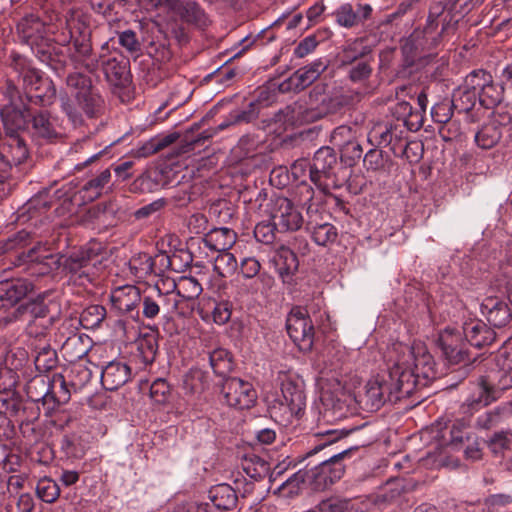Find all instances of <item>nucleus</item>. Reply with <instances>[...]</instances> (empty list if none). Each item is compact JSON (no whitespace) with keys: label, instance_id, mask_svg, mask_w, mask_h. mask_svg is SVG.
Here are the masks:
<instances>
[{"label":"nucleus","instance_id":"obj_1","mask_svg":"<svg viewBox=\"0 0 512 512\" xmlns=\"http://www.w3.org/2000/svg\"><path fill=\"white\" fill-rule=\"evenodd\" d=\"M414 383L415 378L411 373L391 366L386 374L377 375L367 382L364 393L359 396V402L367 410H378L386 402H397L409 397L415 390Z\"/></svg>","mask_w":512,"mask_h":512},{"label":"nucleus","instance_id":"obj_2","mask_svg":"<svg viewBox=\"0 0 512 512\" xmlns=\"http://www.w3.org/2000/svg\"><path fill=\"white\" fill-rule=\"evenodd\" d=\"M66 85L72 98L61 96V109L74 126L82 124L83 114L91 118L100 112L103 100L92 87L88 76L79 72L70 73Z\"/></svg>","mask_w":512,"mask_h":512},{"label":"nucleus","instance_id":"obj_3","mask_svg":"<svg viewBox=\"0 0 512 512\" xmlns=\"http://www.w3.org/2000/svg\"><path fill=\"white\" fill-rule=\"evenodd\" d=\"M389 358L394 361L392 366L399 367L402 372H409L415 378V387L423 380L436 378L435 361L424 344L418 342L412 346L398 342L392 345Z\"/></svg>","mask_w":512,"mask_h":512},{"label":"nucleus","instance_id":"obj_4","mask_svg":"<svg viewBox=\"0 0 512 512\" xmlns=\"http://www.w3.org/2000/svg\"><path fill=\"white\" fill-rule=\"evenodd\" d=\"M277 381L281 386L284 402L270 406L269 412L275 421L287 425L293 418H298L304 413L306 407L304 381L292 371H280Z\"/></svg>","mask_w":512,"mask_h":512},{"label":"nucleus","instance_id":"obj_5","mask_svg":"<svg viewBox=\"0 0 512 512\" xmlns=\"http://www.w3.org/2000/svg\"><path fill=\"white\" fill-rule=\"evenodd\" d=\"M352 448L344 449L340 452L329 455L327 459L322 460L318 465L305 470L308 487L314 491H324L340 480L344 475L345 466L342 460L348 457Z\"/></svg>","mask_w":512,"mask_h":512},{"label":"nucleus","instance_id":"obj_6","mask_svg":"<svg viewBox=\"0 0 512 512\" xmlns=\"http://www.w3.org/2000/svg\"><path fill=\"white\" fill-rule=\"evenodd\" d=\"M322 90L320 87H315L309 94L307 101L295 104L293 113L296 122L309 124L337 110L340 102L326 95Z\"/></svg>","mask_w":512,"mask_h":512},{"label":"nucleus","instance_id":"obj_7","mask_svg":"<svg viewBox=\"0 0 512 512\" xmlns=\"http://www.w3.org/2000/svg\"><path fill=\"white\" fill-rule=\"evenodd\" d=\"M337 155L330 147H321L314 154L310 164V180L323 193L328 194L335 188Z\"/></svg>","mask_w":512,"mask_h":512},{"label":"nucleus","instance_id":"obj_8","mask_svg":"<svg viewBox=\"0 0 512 512\" xmlns=\"http://www.w3.org/2000/svg\"><path fill=\"white\" fill-rule=\"evenodd\" d=\"M99 248L90 244L73 252L63 262L64 269L70 274V279L78 285H85L93 279L94 263L92 261L98 256Z\"/></svg>","mask_w":512,"mask_h":512},{"label":"nucleus","instance_id":"obj_9","mask_svg":"<svg viewBox=\"0 0 512 512\" xmlns=\"http://www.w3.org/2000/svg\"><path fill=\"white\" fill-rule=\"evenodd\" d=\"M270 220L274 221L278 232H293L299 230L304 222L299 209L285 197H276L268 204Z\"/></svg>","mask_w":512,"mask_h":512},{"label":"nucleus","instance_id":"obj_10","mask_svg":"<svg viewBox=\"0 0 512 512\" xmlns=\"http://www.w3.org/2000/svg\"><path fill=\"white\" fill-rule=\"evenodd\" d=\"M286 329L289 337L301 351L312 349L314 343V326L307 311L301 307H294L286 320Z\"/></svg>","mask_w":512,"mask_h":512},{"label":"nucleus","instance_id":"obj_11","mask_svg":"<svg viewBox=\"0 0 512 512\" xmlns=\"http://www.w3.org/2000/svg\"><path fill=\"white\" fill-rule=\"evenodd\" d=\"M21 75L30 102L40 106H48L54 102L56 88L50 79L33 68H23Z\"/></svg>","mask_w":512,"mask_h":512},{"label":"nucleus","instance_id":"obj_12","mask_svg":"<svg viewBox=\"0 0 512 512\" xmlns=\"http://www.w3.org/2000/svg\"><path fill=\"white\" fill-rule=\"evenodd\" d=\"M222 394L226 403L238 409H249L257 401L253 384L241 378H227L222 384Z\"/></svg>","mask_w":512,"mask_h":512},{"label":"nucleus","instance_id":"obj_13","mask_svg":"<svg viewBox=\"0 0 512 512\" xmlns=\"http://www.w3.org/2000/svg\"><path fill=\"white\" fill-rule=\"evenodd\" d=\"M302 189H304L307 194V199L304 204L307 205V228L311 231L312 239L320 246H326L334 242L337 237L336 228L330 223H318L317 221L318 209L314 208L311 203L313 199V189L306 184L302 186Z\"/></svg>","mask_w":512,"mask_h":512},{"label":"nucleus","instance_id":"obj_14","mask_svg":"<svg viewBox=\"0 0 512 512\" xmlns=\"http://www.w3.org/2000/svg\"><path fill=\"white\" fill-rule=\"evenodd\" d=\"M462 332L446 327L439 334V345L446 359L451 363H460L466 359V343Z\"/></svg>","mask_w":512,"mask_h":512},{"label":"nucleus","instance_id":"obj_15","mask_svg":"<svg viewBox=\"0 0 512 512\" xmlns=\"http://www.w3.org/2000/svg\"><path fill=\"white\" fill-rule=\"evenodd\" d=\"M462 333L465 340L477 348L491 345L496 339L494 330L489 328L482 320L476 318L468 319L463 323Z\"/></svg>","mask_w":512,"mask_h":512},{"label":"nucleus","instance_id":"obj_16","mask_svg":"<svg viewBox=\"0 0 512 512\" xmlns=\"http://www.w3.org/2000/svg\"><path fill=\"white\" fill-rule=\"evenodd\" d=\"M131 377V368L127 363L113 360L102 368L101 383L106 390L114 391L125 385Z\"/></svg>","mask_w":512,"mask_h":512},{"label":"nucleus","instance_id":"obj_17","mask_svg":"<svg viewBox=\"0 0 512 512\" xmlns=\"http://www.w3.org/2000/svg\"><path fill=\"white\" fill-rule=\"evenodd\" d=\"M101 67L106 80L114 86H122L128 80V62L116 56L100 54L98 57V68Z\"/></svg>","mask_w":512,"mask_h":512},{"label":"nucleus","instance_id":"obj_18","mask_svg":"<svg viewBox=\"0 0 512 512\" xmlns=\"http://www.w3.org/2000/svg\"><path fill=\"white\" fill-rule=\"evenodd\" d=\"M481 313L495 327L507 325L512 318L508 304L494 296L486 297L481 303Z\"/></svg>","mask_w":512,"mask_h":512},{"label":"nucleus","instance_id":"obj_19","mask_svg":"<svg viewBox=\"0 0 512 512\" xmlns=\"http://www.w3.org/2000/svg\"><path fill=\"white\" fill-rule=\"evenodd\" d=\"M70 399V390L67 387L64 376L54 374L45 394L42 396L43 405L47 410L53 411L60 405L67 403Z\"/></svg>","mask_w":512,"mask_h":512},{"label":"nucleus","instance_id":"obj_20","mask_svg":"<svg viewBox=\"0 0 512 512\" xmlns=\"http://www.w3.org/2000/svg\"><path fill=\"white\" fill-rule=\"evenodd\" d=\"M92 339L84 333H72L61 346V353L68 362L82 359L92 348Z\"/></svg>","mask_w":512,"mask_h":512},{"label":"nucleus","instance_id":"obj_21","mask_svg":"<svg viewBox=\"0 0 512 512\" xmlns=\"http://www.w3.org/2000/svg\"><path fill=\"white\" fill-rule=\"evenodd\" d=\"M114 308L122 313L134 311L141 301L139 289L134 285H124L115 288L111 293Z\"/></svg>","mask_w":512,"mask_h":512},{"label":"nucleus","instance_id":"obj_22","mask_svg":"<svg viewBox=\"0 0 512 512\" xmlns=\"http://www.w3.org/2000/svg\"><path fill=\"white\" fill-rule=\"evenodd\" d=\"M56 119L47 112H38L31 119L30 132L33 137L52 141L60 136Z\"/></svg>","mask_w":512,"mask_h":512},{"label":"nucleus","instance_id":"obj_23","mask_svg":"<svg viewBox=\"0 0 512 512\" xmlns=\"http://www.w3.org/2000/svg\"><path fill=\"white\" fill-rule=\"evenodd\" d=\"M495 390L485 380L475 385L472 393L466 398L462 408L464 412H474L496 400Z\"/></svg>","mask_w":512,"mask_h":512},{"label":"nucleus","instance_id":"obj_24","mask_svg":"<svg viewBox=\"0 0 512 512\" xmlns=\"http://www.w3.org/2000/svg\"><path fill=\"white\" fill-rule=\"evenodd\" d=\"M327 64L322 59H317L311 64L298 69L290 78L295 89L303 90L311 85L326 70Z\"/></svg>","mask_w":512,"mask_h":512},{"label":"nucleus","instance_id":"obj_25","mask_svg":"<svg viewBox=\"0 0 512 512\" xmlns=\"http://www.w3.org/2000/svg\"><path fill=\"white\" fill-rule=\"evenodd\" d=\"M208 499L213 508L228 512L236 507L238 497L230 485L219 484L210 489Z\"/></svg>","mask_w":512,"mask_h":512},{"label":"nucleus","instance_id":"obj_26","mask_svg":"<svg viewBox=\"0 0 512 512\" xmlns=\"http://www.w3.org/2000/svg\"><path fill=\"white\" fill-rule=\"evenodd\" d=\"M236 233L226 227L210 230L204 238V244L211 250L217 252L229 251L236 242Z\"/></svg>","mask_w":512,"mask_h":512},{"label":"nucleus","instance_id":"obj_27","mask_svg":"<svg viewBox=\"0 0 512 512\" xmlns=\"http://www.w3.org/2000/svg\"><path fill=\"white\" fill-rule=\"evenodd\" d=\"M275 268L283 282H289L292 275L298 269V259L296 254L289 248L282 247L276 254Z\"/></svg>","mask_w":512,"mask_h":512},{"label":"nucleus","instance_id":"obj_28","mask_svg":"<svg viewBox=\"0 0 512 512\" xmlns=\"http://www.w3.org/2000/svg\"><path fill=\"white\" fill-rule=\"evenodd\" d=\"M173 287L185 306L190 309L198 296L202 293V286L194 277H181Z\"/></svg>","mask_w":512,"mask_h":512},{"label":"nucleus","instance_id":"obj_29","mask_svg":"<svg viewBox=\"0 0 512 512\" xmlns=\"http://www.w3.org/2000/svg\"><path fill=\"white\" fill-rule=\"evenodd\" d=\"M33 285L31 282L18 279L14 282L5 285L3 293L0 294V301L5 305H15L21 299H23L30 291H32Z\"/></svg>","mask_w":512,"mask_h":512},{"label":"nucleus","instance_id":"obj_30","mask_svg":"<svg viewBox=\"0 0 512 512\" xmlns=\"http://www.w3.org/2000/svg\"><path fill=\"white\" fill-rule=\"evenodd\" d=\"M43 29V23L33 15L23 18L17 25L21 39L30 45L36 44L42 38Z\"/></svg>","mask_w":512,"mask_h":512},{"label":"nucleus","instance_id":"obj_31","mask_svg":"<svg viewBox=\"0 0 512 512\" xmlns=\"http://www.w3.org/2000/svg\"><path fill=\"white\" fill-rule=\"evenodd\" d=\"M74 54L71 59L73 62L85 67L88 71L93 72L98 69V58L91 59L92 45L87 39H76L73 42Z\"/></svg>","mask_w":512,"mask_h":512},{"label":"nucleus","instance_id":"obj_32","mask_svg":"<svg viewBox=\"0 0 512 512\" xmlns=\"http://www.w3.org/2000/svg\"><path fill=\"white\" fill-rule=\"evenodd\" d=\"M353 510V500L332 496L323 499L314 507L303 512H353Z\"/></svg>","mask_w":512,"mask_h":512},{"label":"nucleus","instance_id":"obj_33","mask_svg":"<svg viewBox=\"0 0 512 512\" xmlns=\"http://www.w3.org/2000/svg\"><path fill=\"white\" fill-rule=\"evenodd\" d=\"M2 122L7 132L13 134L25 128L26 118L24 113L12 104L5 105L0 112Z\"/></svg>","mask_w":512,"mask_h":512},{"label":"nucleus","instance_id":"obj_34","mask_svg":"<svg viewBox=\"0 0 512 512\" xmlns=\"http://www.w3.org/2000/svg\"><path fill=\"white\" fill-rule=\"evenodd\" d=\"M155 290L158 297V302H160V306H162L168 314L176 312L179 314H184L188 310L174 287L167 292H162L158 287H156Z\"/></svg>","mask_w":512,"mask_h":512},{"label":"nucleus","instance_id":"obj_35","mask_svg":"<svg viewBox=\"0 0 512 512\" xmlns=\"http://www.w3.org/2000/svg\"><path fill=\"white\" fill-rule=\"evenodd\" d=\"M109 169L101 171L97 176L89 180L82 188L83 198L93 201L101 195L102 189L110 182Z\"/></svg>","mask_w":512,"mask_h":512},{"label":"nucleus","instance_id":"obj_36","mask_svg":"<svg viewBox=\"0 0 512 512\" xmlns=\"http://www.w3.org/2000/svg\"><path fill=\"white\" fill-rule=\"evenodd\" d=\"M370 53V48L362 39L347 44L340 54L341 65H351L359 59H363Z\"/></svg>","mask_w":512,"mask_h":512},{"label":"nucleus","instance_id":"obj_37","mask_svg":"<svg viewBox=\"0 0 512 512\" xmlns=\"http://www.w3.org/2000/svg\"><path fill=\"white\" fill-rule=\"evenodd\" d=\"M208 359L213 372L218 376H224L232 369L230 353L224 348L208 352Z\"/></svg>","mask_w":512,"mask_h":512},{"label":"nucleus","instance_id":"obj_38","mask_svg":"<svg viewBox=\"0 0 512 512\" xmlns=\"http://www.w3.org/2000/svg\"><path fill=\"white\" fill-rule=\"evenodd\" d=\"M478 101L475 91H470L464 85L454 90L452 95V105L459 112H469Z\"/></svg>","mask_w":512,"mask_h":512},{"label":"nucleus","instance_id":"obj_39","mask_svg":"<svg viewBox=\"0 0 512 512\" xmlns=\"http://www.w3.org/2000/svg\"><path fill=\"white\" fill-rule=\"evenodd\" d=\"M395 114L403 120L404 125L411 131H417L422 126V115L413 112V108L409 102L402 101L397 103Z\"/></svg>","mask_w":512,"mask_h":512},{"label":"nucleus","instance_id":"obj_40","mask_svg":"<svg viewBox=\"0 0 512 512\" xmlns=\"http://www.w3.org/2000/svg\"><path fill=\"white\" fill-rule=\"evenodd\" d=\"M501 138L500 128L494 124H486L475 134V142L482 149L494 147Z\"/></svg>","mask_w":512,"mask_h":512},{"label":"nucleus","instance_id":"obj_41","mask_svg":"<svg viewBox=\"0 0 512 512\" xmlns=\"http://www.w3.org/2000/svg\"><path fill=\"white\" fill-rule=\"evenodd\" d=\"M237 268V259L229 251L219 252L213 262V269L220 277L232 276Z\"/></svg>","mask_w":512,"mask_h":512},{"label":"nucleus","instance_id":"obj_42","mask_svg":"<svg viewBox=\"0 0 512 512\" xmlns=\"http://www.w3.org/2000/svg\"><path fill=\"white\" fill-rule=\"evenodd\" d=\"M351 129L347 126H340L336 128L332 134V139L339 146H343V154L347 155L351 153V158L359 159L362 155V147L359 143L355 141L348 140L344 145L339 142V139L345 136H350Z\"/></svg>","mask_w":512,"mask_h":512},{"label":"nucleus","instance_id":"obj_43","mask_svg":"<svg viewBox=\"0 0 512 512\" xmlns=\"http://www.w3.org/2000/svg\"><path fill=\"white\" fill-rule=\"evenodd\" d=\"M306 478L305 470L297 471L279 486V493L287 497L297 495L300 492L301 485L305 484L308 486V480Z\"/></svg>","mask_w":512,"mask_h":512},{"label":"nucleus","instance_id":"obj_44","mask_svg":"<svg viewBox=\"0 0 512 512\" xmlns=\"http://www.w3.org/2000/svg\"><path fill=\"white\" fill-rule=\"evenodd\" d=\"M36 493L42 501L54 503L60 496V488L54 480L44 477L38 481Z\"/></svg>","mask_w":512,"mask_h":512},{"label":"nucleus","instance_id":"obj_45","mask_svg":"<svg viewBox=\"0 0 512 512\" xmlns=\"http://www.w3.org/2000/svg\"><path fill=\"white\" fill-rule=\"evenodd\" d=\"M393 139V126L389 123L375 124L368 134V140L378 146H387Z\"/></svg>","mask_w":512,"mask_h":512},{"label":"nucleus","instance_id":"obj_46","mask_svg":"<svg viewBox=\"0 0 512 512\" xmlns=\"http://www.w3.org/2000/svg\"><path fill=\"white\" fill-rule=\"evenodd\" d=\"M501 100L502 89L497 87L491 78V83H486L483 90L480 92L478 101L483 107L490 109L499 104Z\"/></svg>","mask_w":512,"mask_h":512},{"label":"nucleus","instance_id":"obj_47","mask_svg":"<svg viewBox=\"0 0 512 512\" xmlns=\"http://www.w3.org/2000/svg\"><path fill=\"white\" fill-rule=\"evenodd\" d=\"M106 309L101 305H91L80 315V322L86 328L98 327L105 319Z\"/></svg>","mask_w":512,"mask_h":512},{"label":"nucleus","instance_id":"obj_48","mask_svg":"<svg viewBox=\"0 0 512 512\" xmlns=\"http://www.w3.org/2000/svg\"><path fill=\"white\" fill-rule=\"evenodd\" d=\"M172 10L176 11L184 21L189 23H202L204 18L203 10L194 2L181 4L178 0L177 8Z\"/></svg>","mask_w":512,"mask_h":512},{"label":"nucleus","instance_id":"obj_49","mask_svg":"<svg viewBox=\"0 0 512 512\" xmlns=\"http://www.w3.org/2000/svg\"><path fill=\"white\" fill-rule=\"evenodd\" d=\"M205 375L199 369L190 370L184 377L183 387L190 394H199L205 389Z\"/></svg>","mask_w":512,"mask_h":512},{"label":"nucleus","instance_id":"obj_50","mask_svg":"<svg viewBox=\"0 0 512 512\" xmlns=\"http://www.w3.org/2000/svg\"><path fill=\"white\" fill-rule=\"evenodd\" d=\"M237 287V296L244 298L257 294L262 286V281L258 277H238L235 279Z\"/></svg>","mask_w":512,"mask_h":512},{"label":"nucleus","instance_id":"obj_51","mask_svg":"<svg viewBox=\"0 0 512 512\" xmlns=\"http://www.w3.org/2000/svg\"><path fill=\"white\" fill-rule=\"evenodd\" d=\"M486 83H491V74L484 70H475L466 76L463 85L479 96Z\"/></svg>","mask_w":512,"mask_h":512},{"label":"nucleus","instance_id":"obj_52","mask_svg":"<svg viewBox=\"0 0 512 512\" xmlns=\"http://www.w3.org/2000/svg\"><path fill=\"white\" fill-rule=\"evenodd\" d=\"M335 18L340 26L350 28L360 23V14L356 13L352 5L345 3L335 11Z\"/></svg>","mask_w":512,"mask_h":512},{"label":"nucleus","instance_id":"obj_53","mask_svg":"<svg viewBox=\"0 0 512 512\" xmlns=\"http://www.w3.org/2000/svg\"><path fill=\"white\" fill-rule=\"evenodd\" d=\"M47 315V307L42 303H29L19 306L13 313L9 321L20 319L22 316H28L29 319L44 318Z\"/></svg>","mask_w":512,"mask_h":512},{"label":"nucleus","instance_id":"obj_54","mask_svg":"<svg viewBox=\"0 0 512 512\" xmlns=\"http://www.w3.org/2000/svg\"><path fill=\"white\" fill-rule=\"evenodd\" d=\"M278 229L274 221H261L254 228V236L258 242L269 245L276 239Z\"/></svg>","mask_w":512,"mask_h":512},{"label":"nucleus","instance_id":"obj_55","mask_svg":"<svg viewBox=\"0 0 512 512\" xmlns=\"http://www.w3.org/2000/svg\"><path fill=\"white\" fill-rule=\"evenodd\" d=\"M317 435L321 436L323 441L321 443H319L318 445H316L313 449H311L307 453L308 457L317 454L319 451L325 449L326 447H328L335 441L341 439L345 435V433H343V431H339L337 429H328V430H323V431L318 432Z\"/></svg>","mask_w":512,"mask_h":512},{"label":"nucleus","instance_id":"obj_56","mask_svg":"<svg viewBox=\"0 0 512 512\" xmlns=\"http://www.w3.org/2000/svg\"><path fill=\"white\" fill-rule=\"evenodd\" d=\"M453 105L449 100H443L436 103L431 108L432 119L437 123H447L453 115Z\"/></svg>","mask_w":512,"mask_h":512},{"label":"nucleus","instance_id":"obj_57","mask_svg":"<svg viewBox=\"0 0 512 512\" xmlns=\"http://www.w3.org/2000/svg\"><path fill=\"white\" fill-rule=\"evenodd\" d=\"M255 460V463H253L252 459L250 461H246L244 470L249 477L258 480L267 475L270 467L266 461L260 459L259 457H255Z\"/></svg>","mask_w":512,"mask_h":512},{"label":"nucleus","instance_id":"obj_58","mask_svg":"<svg viewBox=\"0 0 512 512\" xmlns=\"http://www.w3.org/2000/svg\"><path fill=\"white\" fill-rule=\"evenodd\" d=\"M176 135L171 134L163 137L161 140H159L156 144L153 142H148L145 145H143L140 149L137 151L138 157H147L154 153H156L158 150L163 149L164 147L172 144L175 139Z\"/></svg>","mask_w":512,"mask_h":512},{"label":"nucleus","instance_id":"obj_59","mask_svg":"<svg viewBox=\"0 0 512 512\" xmlns=\"http://www.w3.org/2000/svg\"><path fill=\"white\" fill-rule=\"evenodd\" d=\"M372 73V67L370 63L365 59L358 61L349 70V79L352 82H362L367 80Z\"/></svg>","mask_w":512,"mask_h":512},{"label":"nucleus","instance_id":"obj_60","mask_svg":"<svg viewBox=\"0 0 512 512\" xmlns=\"http://www.w3.org/2000/svg\"><path fill=\"white\" fill-rule=\"evenodd\" d=\"M169 385L164 379L155 380L150 386V398L155 403H164L169 394Z\"/></svg>","mask_w":512,"mask_h":512},{"label":"nucleus","instance_id":"obj_61","mask_svg":"<svg viewBox=\"0 0 512 512\" xmlns=\"http://www.w3.org/2000/svg\"><path fill=\"white\" fill-rule=\"evenodd\" d=\"M119 44L131 53L140 50V43L132 30H125L119 34Z\"/></svg>","mask_w":512,"mask_h":512},{"label":"nucleus","instance_id":"obj_62","mask_svg":"<svg viewBox=\"0 0 512 512\" xmlns=\"http://www.w3.org/2000/svg\"><path fill=\"white\" fill-rule=\"evenodd\" d=\"M231 317L230 305L227 302L216 303L212 310L213 321L218 325H223Z\"/></svg>","mask_w":512,"mask_h":512},{"label":"nucleus","instance_id":"obj_63","mask_svg":"<svg viewBox=\"0 0 512 512\" xmlns=\"http://www.w3.org/2000/svg\"><path fill=\"white\" fill-rule=\"evenodd\" d=\"M260 268V262L256 258H244L240 263L241 277H256L260 271Z\"/></svg>","mask_w":512,"mask_h":512},{"label":"nucleus","instance_id":"obj_64","mask_svg":"<svg viewBox=\"0 0 512 512\" xmlns=\"http://www.w3.org/2000/svg\"><path fill=\"white\" fill-rule=\"evenodd\" d=\"M498 363L503 370L512 369V338L503 344L499 353Z\"/></svg>","mask_w":512,"mask_h":512}]
</instances>
